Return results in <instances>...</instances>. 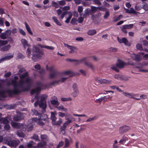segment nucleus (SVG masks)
<instances>
[{
  "instance_id": "1",
  "label": "nucleus",
  "mask_w": 148,
  "mask_h": 148,
  "mask_svg": "<svg viewBox=\"0 0 148 148\" xmlns=\"http://www.w3.org/2000/svg\"><path fill=\"white\" fill-rule=\"evenodd\" d=\"M28 76V73L27 71L20 75L19 77L21 79L19 80L18 84L16 81L14 79L12 80L11 83L13 85L14 89L13 90H7V92L10 95L17 94L29 90L33 82V79L28 77L26 78L25 81L23 79Z\"/></svg>"
},
{
  "instance_id": "2",
  "label": "nucleus",
  "mask_w": 148,
  "mask_h": 148,
  "mask_svg": "<svg viewBox=\"0 0 148 148\" xmlns=\"http://www.w3.org/2000/svg\"><path fill=\"white\" fill-rule=\"evenodd\" d=\"M26 54L28 58H30L32 55V60L34 62H36L38 59L41 57L43 55L44 53L40 50L37 46L33 45L32 50L30 48H28L27 49Z\"/></svg>"
},
{
  "instance_id": "3",
  "label": "nucleus",
  "mask_w": 148,
  "mask_h": 148,
  "mask_svg": "<svg viewBox=\"0 0 148 148\" xmlns=\"http://www.w3.org/2000/svg\"><path fill=\"white\" fill-rule=\"evenodd\" d=\"M5 143L10 147L16 148L20 144L19 140H12L10 137L8 136L4 138Z\"/></svg>"
},
{
  "instance_id": "4",
  "label": "nucleus",
  "mask_w": 148,
  "mask_h": 148,
  "mask_svg": "<svg viewBox=\"0 0 148 148\" xmlns=\"http://www.w3.org/2000/svg\"><path fill=\"white\" fill-rule=\"evenodd\" d=\"M51 123L53 125H60V124L62 123L63 121L62 119H59V120L56 121L57 119L56 115V112H51Z\"/></svg>"
},
{
  "instance_id": "5",
  "label": "nucleus",
  "mask_w": 148,
  "mask_h": 148,
  "mask_svg": "<svg viewBox=\"0 0 148 148\" xmlns=\"http://www.w3.org/2000/svg\"><path fill=\"white\" fill-rule=\"evenodd\" d=\"M47 96L46 95H43L41 97L40 100L39 102V107L41 108L43 110L42 113H44L45 112V109L47 107L46 103V99L47 98Z\"/></svg>"
},
{
  "instance_id": "6",
  "label": "nucleus",
  "mask_w": 148,
  "mask_h": 148,
  "mask_svg": "<svg viewBox=\"0 0 148 148\" xmlns=\"http://www.w3.org/2000/svg\"><path fill=\"white\" fill-rule=\"evenodd\" d=\"M36 84L37 86L36 89H33L31 91L30 93L32 95L35 93H38L41 90V88L44 86L42 82L40 81L37 82L36 83Z\"/></svg>"
},
{
  "instance_id": "7",
  "label": "nucleus",
  "mask_w": 148,
  "mask_h": 148,
  "mask_svg": "<svg viewBox=\"0 0 148 148\" xmlns=\"http://www.w3.org/2000/svg\"><path fill=\"white\" fill-rule=\"evenodd\" d=\"M11 33V30L10 29H8L5 32L1 33L0 35V38L2 39H5L10 35Z\"/></svg>"
},
{
  "instance_id": "8",
  "label": "nucleus",
  "mask_w": 148,
  "mask_h": 148,
  "mask_svg": "<svg viewBox=\"0 0 148 148\" xmlns=\"http://www.w3.org/2000/svg\"><path fill=\"white\" fill-rule=\"evenodd\" d=\"M72 122V121L68 119L65 123H63L62 125L60 128V130L61 132L64 131L65 133L64 130L66 129L67 126Z\"/></svg>"
},
{
  "instance_id": "9",
  "label": "nucleus",
  "mask_w": 148,
  "mask_h": 148,
  "mask_svg": "<svg viewBox=\"0 0 148 148\" xmlns=\"http://www.w3.org/2000/svg\"><path fill=\"white\" fill-rule=\"evenodd\" d=\"M24 117V115L23 113L19 112L17 115H14L13 119L15 121H18L23 119Z\"/></svg>"
},
{
  "instance_id": "10",
  "label": "nucleus",
  "mask_w": 148,
  "mask_h": 148,
  "mask_svg": "<svg viewBox=\"0 0 148 148\" xmlns=\"http://www.w3.org/2000/svg\"><path fill=\"white\" fill-rule=\"evenodd\" d=\"M117 39L118 42L121 43H124V44L127 46H130V43L128 42L127 40L125 38H123L121 39L120 38L117 37Z\"/></svg>"
},
{
  "instance_id": "11",
  "label": "nucleus",
  "mask_w": 148,
  "mask_h": 148,
  "mask_svg": "<svg viewBox=\"0 0 148 148\" xmlns=\"http://www.w3.org/2000/svg\"><path fill=\"white\" fill-rule=\"evenodd\" d=\"M130 129V127L127 126H123L120 127L119 129V132L123 134L128 131Z\"/></svg>"
},
{
  "instance_id": "12",
  "label": "nucleus",
  "mask_w": 148,
  "mask_h": 148,
  "mask_svg": "<svg viewBox=\"0 0 148 148\" xmlns=\"http://www.w3.org/2000/svg\"><path fill=\"white\" fill-rule=\"evenodd\" d=\"M131 56L133 60L136 62H139L142 59V58L139 54H132Z\"/></svg>"
},
{
  "instance_id": "13",
  "label": "nucleus",
  "mask_w": 148,
  "mask_h": 148,
  "mask_svg": "<svg viewBox=\"0 0 148 148\" xmlns=\"http://www.w3.org/2000/svg\"><path fill=\"white\" fill-rule=\"evenodd\" d=\"M125 64V63L123 61L120 60H118V62L116 63V65L117 67L121 69L124 67Z\"/></svg>"
},
{
  "instance_id": "14",
  "label": "nucleus",
  "mask_w": 148,
  "mask_h": 148,
  "mask_svg": "<svg viewBox=\"0 0 148 148\" xmlns=\"http://www.w3.org/2000/svg\"><path fill=\"white\" fill-rule=\"evenodd\" d=\"M17 68L18 69L17 74L20 75L23 72L26 71L25 69L21 65H18L17 66Z\"/></svg>"
},
{
  "instance_id": "15",
  "label": "nucleus",
  "mask_w": 148,
  "mask_h": 148,
  "mask_svg": "<svg viewBox=\"0 0 148 148\" xmlns=\"http://www.w3.org/2000/svg\"><path fill=\"white\" fill-rule=\"evenodd\" d=\"M21 43L23 46L24 48L25 49L26 47H30V45L28 43V42L27 40L24 39H22L21 40Z\"/></svg>"
},
{
  "instance_id": "16",
  "label": "nucleus",
  "mask_w": 148,
  "mask_h": 148,
  "mask_svg": "<svg viewBox=\"0 0 148 148\" xmlns=\"http://www.w3.org/2000/svg\"><path fill=\"white\" fill-rule=\"evenodd\" d=\"M97 9L100 10V7H96L93 6L91 7V9H90V15L93 14L97 10Z\"/></svg>"
},
{
  "instance_id": "17",
  "label": "nucleus",
  "mask_w": 148,
  "mask_h": 148,
  "mask_svg": "<svg viewBox=\"0 0 148 148\" xmlns=\"http://www.w3.org/2000/svg\"><path fill=\"white\" fill-rule=\"evenodd\" d=\"M9 38L10 40L8 39L5 40H0V45L1 46L5 45L8 43V41H9L13 42V40L11 37H9Z\"/></svg>"
},
{
  "instance_id": "18",
  "label": "nucleus",
  "mask_w": 148,
  "mask_h": 148,
  "mask_svg": "<svg viewBox=\"0 0 148 148\" xmlns=\"http://www.w3.org/2000/svg\"><path fill=\"white\" fill-rule=\"evenodd\" d=\"M89 14L90 15V9L89 8H87L85 10L84 14L83 15V17L86 18L89 15Z\"/></svg>"
},
{
  "instance_id": "19",
  "label": "nucleus",
  "mask_w": 148,
  "mask_h": 148,
  "mask_svg": "<svg viewBox=\"0 0 148 148\" xmlns=\"http://www.w3.org/2000/svg\"><path fill=\"white\" fill-rule=\"evenodd\" d=\"M2 86L0 84V97H6L5 92L4 90H2Z\"/></svg>"
},
{
  "instance_id": "20",
  "label": "nucleus",
  "mask_w": 148,
  "mask_h": 148,
  "mask_svg": "<svg viewBox=\"0 0 148 148\" xmlns=\"http://www.w3.org/2000/svg\"><path fill=\"white\" fill-rule=\"evenodd\" d=\"M9 122V121L7 117H3L1 118V120L0 123H3L5 124H8Z\"/></svg>"
},
{
  "instance_id": "21",
  "label": "nucleus",
  "mask_w": 148,
  "mask_h": 148,
  "mask_svg": "<svg viewBox=\"0 0 148 148\" xmlns=\"http://www.w3.org/2000/svg\"><path fill=\"white\" fill-rule=\"evenodd\" d=\"M25 26L27 32L30 34L32 35L33 34V33L28 24L26 22L25 23Z\"/></svg>"
},
{
  "instance_id": "22",
  "label": "nucleus",
  "mask_w": 148,
  "mask_h": 148,
  "mask_svg": "<svg viewBox=\"0 0 148 148\" xmlns=\"http://www.w3.org/2000/svg\"><path fill=\"white\" fill-rule=\"evenodd\" d=\"M11 45L10 44H8L6 46H5L2 47L1 49L2 51H5L8 50L10 48Z\"/></svg>"
},
{
  "instance_id": "23",
  "label": "nucleus",
  "mask_w": 148,
  "mask_h": 148,
  "mask_svg": "<svg viewBox=\"0 0 148 148\" xmlns=\"http://www.w3.org/2000/svg\"><path fill=\"white\" fill-rule=\"evenodd\" d=\"M84 64L87 66L88 67L91 69L92 70H93L94 69V66L91 63L87 62H85L84 63Z\"/></svg>"
},
{
  "instance_id": "24",
  "label": "nucleus",
  "mask_w": 148,
  "mask_h": 148,
  "mask_svg": "<svg viewBox=\"0 0 148 148\" xmlns=\"http://www.w3.org/2000/svg\"><path fill=\"white\" fill-rule=\"evenodd\" d=\"M16 134L19 137L22 138L24 137L25 135L22 131L21 130L17 131L16 132Z\"/></svg>"
},
{
  "instance_id": "25",
  "label": "nucleus",
  "mask_w": 148,
  "mask_h": 148,
  "mask_svg": "<svg viewBox=\"0 0 148 148\" xmlns=\"http://www.w3.org/2000/svg\"><path fill=\"white\" fill-rule=\"evenodd\" d=\"M11 124L12 126L15 128H19V124L18 123L14 122H11Z\"/></svg>"
},
{
  "instance_id": "26",
  "label": "nucleus",
  "mask_w": 148,
  "mask_h": 148,
  "mask_svg": "<svg viewBox=\"0 0 148 148\" xmlns=\"http://www.w3.org/2000/svg\"><path fill=\"white\" fill-rule=\"evenodd\" d=\"M85 60V58L79 60L75 59V61L74 62L75 63V65H78L80 64L82 62L84 61Z\"/></svg>"
},
{
  "instance_id": "27",
  "label": "nucleus",
  "mask_w": 148,
  "mask_h": 148,
  "mask_svg": "<svg viewBox=\"0 0 148 148\" xmlns=\"http://www.w3.org/2000/svg\"><path fill=\"white\" fill-rule=\"evenodd\" d=\"M53 73H50V78H52L55 77L58 73H59L56 71L55 70Z\"/></svg>"
},
{
  "instance_id": "28",
  "label": "nucleus",
  "mask_w": 148,
  "mask_h": 148,
  "mask_svg": "<svg viewBox=\"0 0 148 148\" xmlns=\"http://www.w3.org/2000/svg\"><path fill=\"white\" fill-rule=\"evenodd\" d=\"M96 33V31L95 29H91L89 30L87 32V34L90 36H92Z\"/></svg>"
},
{
  "instance_id": "29",
  "label": "nucleus",
  "mask_w": 148,
  "mask_h": 148,
  "mask_svg": "<svg viewBox=\"0 0 148 148\" xmlns=\"http://www.w3.org/2000/svg\"><path fill=\"white\" fill-rule=\"evenodd\" d=\"M51 102L52 104L56 106H58L60 104L59 102L57 100H51Z\"/></svg>"
},
{
  "instance_id": "30",
  "label": "nucleus",
  "mask_w": 148,
  "mask_h": 148,
  "mask_svg": "<svg viewBox=\"0 0 148 148\" xmlns=\"http://www.w3.org/2000/svg\"><path fill=\"white\" fill-rule=\"evenodd\" d=\"M69 17L68 18H67V19L65 21V22L67 23H68L69 22L70 20H71L72 16V13L70 11L69 12Z\"/></svg>"
},
{
  "instance_id": "31",
  "label": "nucleus",
  "mask_w": 148,
  "mask_h": 148,
  "mask_svg": "<svg viewBox=\"0 0 148 148\" xmlns=\"http://www.w3.org/2000/svg\"><path fill=\"white\" fill-rule=\"evenodd\" d=\"M79 94V90H73V92L71 93V95L74 97H76Z\"/></svg>"
},
{
  "instance_id": "32",
  "label": "nucleus",
  "mask_w": 148,
  "mask_h": 148,
  "mask_svg": "<svg viewBox=\"0 0 148 148\" xmlns=\"http://www.w3.org/2000/svg\"><path fill=\"white\" fill-rule=\"evenodd\" d=\"M52 19L56 24L60 26L61 25V24L58 21L57 18L56 17L53 16L52 17Z\"/></svg>"
},
{
  "instance_id": "33",
  "label": "nucleus",
  "mask_w": 148,
  "mask_h": 148,
  "mask_svg": "<svg viewBox=\"0 0 148 148\" xmlns=\"http://www.w3.org/2000/svg\"><path fill=\"white\" fill-rule=\"evenodd\" d=\"M70 51H69V53H73L74 52V51L75 49H77V48L75 47L71 46L69 49Z\"/></svg>"
},
{
  "instance_id": "34",
  "label": "nucleus",
  "mask_w": 148,
  "mask_h": 148,
  "mask_svg": "<svg viewBox=\"0 0 148 148\" xmlns=\"http://www.w3.org/2000/svg\"><path fill=\"white\" fill-rule=\"evenodd\" d=\"M128 140L127 137L125 136H123L122 139L119 142V143H120L122 144H123V143L125 142Z\"/></svg>"
},
{
  "instance_id": "35",
  "label": "nucleus",
  "mask_w": 148,
  "mask_h": 148,
  "mask_svg": "<svg viewBox=\"0 0 148 148\" xmlns=\"http://www.w3.org/2000/svg\"><path fill=\"white\" fill-rule=\"evenodd\" d=\"M38 124L40 125H43L45 124L42 120L41 116L39 117V118H38V121H37Z\"/></svg>"
},
{
  "instance_id": "36",
  "label": "nucleus",
  "mask_w": 148,
  "mask_h": 148,
  "mask_svg": "<svg viewBox=\"0 0 148 148\" xmlns=\"http://www.w3.org/2000/svg\"><path fill=\"white\" fill-rule=\"evenodd\" d=\"M133 24H130L129 25H125L123 26V28H125V29H130L132 28L133 27Z\"/></svg>"
},
{
  "instance_id": "37",
  "label": "nucleus",
  "mask_w": 148,
  "mask_h": 148,
  "mask_svg": "<svg viewBox=\"0 0 148 148\" xmlns=\"http://www.w3.org/2000/svg\"><path fill=\"white\" fill-rule=\"evenodd\" d=\"M91 19L92 20H94L97 18L98 16H99L101 15V13H98L97 14H95V15H91Z\"/></svg>"
},
{
  "instance_id": "38",
  "label": "nucleus",
  "mask_w": 148,
  "mask_h": 148,
  "mask_svg": "<svg viewBox=\"0 0 148 148\" xmlns=\"http://www.w3.org/2000/svg\"><path fill=\"white\" fill-rule=\"evenodd\" d=\"M65 145L64 147H68L70 145V143L69 140L66 138H65Z\"/></svg>"
},
{
  "instance_id": "39",
  "label": "nucleus",
  "mask_w": 148,
  "mask_h": 148,
  "mask_svg": "<svg viewBox=\"0 0 148 148\" xmlns=\"http://www.w3.org/2000/svg\"><path fill=\"white\" fill-rule=\"evenodd\" d=\"M55 108H57L59 110H63L65 111H67V109L66 108H64L63 106H56Z\"/></svg>"
},
{
  "instance_id": "40",
  "label": "nucleus",
  "mask_w": 148,
  "mask_h": 148,
  "mask_svg": "<svg viewBox=\"0 0 148 148\" xmlns=\"http://www.w3.org/2000/svg\"><path fill=\"white\" fill-rule=\"evenodd\" d=\"M32 111L35 115H38L39 117L41 116V114L39 113L35 109H32Z\"/></svg>"
},
{
  "instance_id": "41",
  "label": "nucleus",
  "mask_w": 148,
  "mask_h": 148,
  "mask_svg": "<svg viewBox=\"0 0 148 148\" xmlns=\"http://www.w3.org/2000/svg\"><path fill=\"white\" fill-rule=\"evenodd\" d=\"M105 99V97H102L101 98L95 100V101L97 103H101V101Z\"/></svg>"
},
{
  "instance_id": "42",
  "label": "nucleus",
  "mask_w": 148,
  "mask_h": 148,
  "mask_svg": "<svg viewBox=\"0 0 148 148\" xmlns=\"http://www.w3.org/2000/svg\"><path fill=\"white\" fill-rule=\"evenodd\" d=\"M142 8L145 11H148V5L146 3H144Z\"/></svg>"
},
{
  "instance_id": "43",
  "label": "nucleus",
  "mask_w": 148,
  "mask_h": 148,
  "mask_svg": "<svg viewBox=\"0 0 148 148\" xmlns=\"http://www.w3.org/2000/svg\"><path fill=\"white\" fill-rule=\"evenodd\" d=\"M77 20L76 18H73L72 19L71 23L73 25H75L77 24Z\"/></svg>"
},
{
  "instance_id": "44",
  "label": "nucleus",
  "mask_w": 148,
  "mask_h": 148,
  "mask_svg": "<svg viewBox=\"0 0 148 148\" xmlns=\"http://www.w3.org/2000/svg\"><path fill=\"white\" fill-rule=\"evenodd\" d=\"M72 88L73 90H79L78 89L77 85L75 83L73 84L72 86Z\"/></svg>"
},
{
  "instance_id": "45",
  "label": "nucleus",
  "mask_w": 148,
  "mask_h": 148,
  "mask_svg": "<svg viewBox=\"0 0 148 148\" xmlns=\"http://www.w3.org/2000/svg\"><path fill=\"white\" fill-rule=\"evenodd\" d=\"M97 118V116H95L93 117L89 118L86 120V121L87 122H90L96 119Z\"/></svg>"
},
{
  "instance_id": "46",
  "label": "nucleus",
  "mask_w": 148,
  "mask_h": 148,
  "mask_svg": "<svg viewBox=\"0 0 148 148\" xmlns=\"http://www.w3.org/2000/svg\"><path fill=\"white\" fill-rule=\"evenodd\" d=\"M47 137V136L46 134L41 135L40 138L41 140L43 141L44 140L46 139Z\"/></svg>"
},
{
  "instance_id": "47",
  "label": "nucleus",
  "mask_w": 148,
  "mask_h": 148,
  "mask_svg": "<svg viewBox=\"0 0 148 148\" xmlns=\"http://www.w3.org/2000/svg\"><path fill=\"white\" fill-rule=\"evenodd\" d=\"M136 47L137 49H138L140 50H143V47L141 44H140L139 43L137 44L136 45Z\"/></svg>"
},
{
  "instance_id": "48",
  "label": "nucleus",
  "mask_w": 148,
  "mask_h": 148,
  "mask_svg": "<svg viewBox=\"0 0 148 148\" xmlns=\"http://www.w3.org/2000/svg\"><path fill=\"white\" fill-rule=\"evenodd\" d=\"M110 16V12L108 11H106L105 14L103 16V17L105 19H106Z\"/></svg>"
},
{
  "instance_id": "49",
  "label": "nucleus",
  "mask_w": 148,
  "mask_h": 148,
  "mask_svg": "<svg viewBox=\"0 0 148 148\" xmlns=\"http://www.w3.org/2000/svg\"><path fill=\"white\" fill-rule=\"evenodd\" d=\"M52 5L56 8H58L59 7L58 4L56 2L52 1Z\"/></svg>"
},
{
  "instance_id": "50",
  "label": "nucleus",
  "mask_w": 148,
  "mask_h": 148,
  "mask_svg": "<svg viewBox=\"0 0 148 148\" xmlns=\"http://www.w3.org/2000/svg\"><path fill=\"white\" fill-rule=\"evenodd\" d=\"M32 138L35 140L36 141L40 140L38 135L36 134H34Z\"/></svg>"
},
{
  "instance_id": "51",
  "label": "nucleus",
  "mask_w": 148,
  "mask_h": 148,
  "mask_svg": "<svg viewBox=\"0 0 148 148\" xmlns=\"http://www.w3.org/2000/svg\"><path fill=\"white\" fill-rule=\"evenodd\" d=\"M123 17V16L122 15H119L118 17H117L115 20H114V22H116L120 20L121 18Z\"/></svg>"
},
{
  "instance_id": "52",
  "label": "nucleus",
  "mask_w": 148,
  "mask_h": 148,
  "mask_svg": "<svg viewBox=\"0 0 148 148\" xmlns=\"http://www.w3.org/2000/svg\"><path fill=\"white\" fill-rule=\"evenodd\" d=\"M104 84H110L112 83L111 80L104 79Z\"/></svg>"
},
{
  "instance_id": "53",
  "label": "nucleus",
  "mask_w": 148,
  "mask_h": 148,
  "mask_svg": "<svg viewBox=\"0 0 148 148\" xmlns=\"http://www.w3.org/2000/svg\"><path fill=\"white\" fill-rule=\"evenodd\" d=\"M130 12L131 14H137L138 13L133 8H130Z\"/></svg>"
},
{
  "instance_id": "54",
  "label": "nucleus",
  "mask_w": 148,
  "mask_h": 148,
  "mask_svg": "<svg viewBox=\"0 0 148 148\" xmlns=\"http://www.w3.org/2000/svg\"><path fill=\"white\" fill-rule=\"evenodd\" d=\"M34 142L32 141H30L28 143L27 147H31L32 145H34Z\"/></svg>"
},
{
  "instance_id": "55",
  "label": "nucleus",
  "mask_w": 148,
  "mask_h": 148,
  "mask_svg": "<svg viewBox=\"0 0 148 148\" xmlns=\"http://www.w3.org/2000/svg\"><path fill=\"white\" fill-rule=\"evenodd\" d=\"M59 83V81H55L51 82L50 83V85L55 86L56 84H58Z\"/></svg>"
},
{
  "instance_id": "56",
  "label": "nucleus",
  "mask_w": 148,
  "mask_h": 148,
  "mask_svg": "<svg viewBox=\"0 0 148 148\" xmlns=\"http://www.w3.org/2000/svg\"><path fill=\"white\" fill-rule=\"evenodd\" d=\"M13 57V55H11L10 56H5V57H3V58H4L5 60H9L10 59H11Z\"/></svg>"
},
{
  "instance_id": "57",
  "label": "nucleus",
  "mask_w": 148,
  "mask_h": 148,
  "mask_svg": "<svg viewBox=\"0 0 148 148\" xmlns=\"http://www.w3.org/2000/svg\"><path fill=\"white\" fill-rule=\"evenodd\" d=\"M69 12L68 11H65L64 12H63L62 14L60 16V18L61 19H62L64 17V16L67 13H69Z\"/></svg>"
},
{
  "instance_id": "58",
  "label": "nucleus",
  "mask_w": 148,
  "mask_h": 148,
  "mask_svg": "<svg viewBox=\"0 0 148 148\" xmlns=\"http://www.w3.org/2000/svg\"><path fill=\"white\" fill-rule=\"evenodd\" d=\"M4 19L3 18L0 17V26H4Z\"/></svg>"
},
{
  "instance_id": "59",
  "label": "nucleus",
  "mask_w": 148,
  "mask_h": 148,
  "mask_svg": "<svg viewBox=\"0 0 148 148\" xmlns=\"http://www.w3.org/2000/svg\"><path fill=\"white\" fill-rule=\"evenodd\" d=\"M19 32L22 35L25 36L26 35L25 32L22 29L19 28Z\"/></svg>"
},
{
  "instance_id": "60",
  "label": "nucleus",
  "mask_w": 148,
  "mask_h": 148,
  "mask_svg": "<svg viewBox=\"0 0 148 148\" xmlns=\"http://www.w3.org/2000/svg\"><path fill=\"white\" fill-rule=\"evenodd\" d=\"M114 77L116 79H119V80H121L122 79V78L119 75L117 74H116L114 76Z\"/></svg>"
},
{
  "instance_id": "61",
  "label": "nucleus",
  "mask_w": 148,
  "mask_h": 148,
  "mask_svg": "<svg viewBox=\"0 0 148 148\" xmlns=\"http://www.w3.org/2000/svg\"><path fill=\"white\" fill-rule=\"evenodd\" d=\"M17 56L19 58H21V59L23 58H24L23 54L21 53H18Z\"/></svg>"
},
{
  "instance_id": "62",
  "label": "nucleus",
  "mask_w": 148,
  "mask_h": 148,
  "mask_svg": "<svg viewBox=\"0 0 148 148\" xmlns=\"http://www.w3.org/2000/svg\"><path fill=\"white\" fill-rule=\"evenodd\" d=\"M68 77H62L58 80V81H59V82H63L68 79Z\"/></svg>"
},
{
  "instance_id": "63",
  "label": "nucleus",
  "mask_w": 148,
  "mask_h": 148,
  "mask_svg": "<svg viewBox=\"0 0 148 148\" xmlns=\"http://www.w3.org/2000/svg\"><path fill=\"white\" fill-rule=\"evenodd\" d=\"M83 10V7L82 6H79L78 7L77 10L80 14L82 12Z\"/></svg>"
},
{
  "instance_id": "64",
  "label": "nucleus",
  "mask_w": 148,
  "mask_h": 148,
  "mask_svg": "<svg viewBox=\"0 0 148 148\" xmlns=\"http://www.w3.org/2000/svg\"><path fill=\"white\" fill-rule=\"evenodd\" d=\"M10 126L8 124H5V125L4 126V129L6 130H9L10 129Z\"/></svg>"
}]
</instances>
